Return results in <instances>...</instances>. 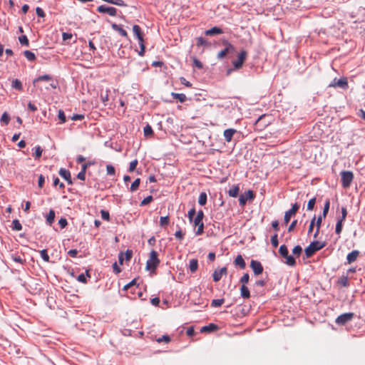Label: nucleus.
I'll list each match as a JSON object with an SVG mask.
<instances>
[{"mask_svg":"<svg viewBox=\"0 0 365 365\" xmlns=\"http://www.w3.org/2000/svg\"><path fill=\"white\" fill-rule=\"evenodd\" d=\"M45 182V178L43 175H40L38 180V185L40 188H42Z\"/></svg>","mask_w":365,"mask_h":365,"instance_id":"nucleus-59","label":"nucleus"},{"mask_svg":"<svg viewBox=\"0 0 365 365\" xmlns=\"http://www.w3.org/2000/svg\"><path fill=\"white\" fill-rule=\"evenodd\" d=\"M59 175L61 178L66 180L68 185H72L73 182L71 177V173L68 170L61 168L59 170Z\"/></svg>","mask_w":365,"mask_h":365,"instance_id":"nucleus-16","label":"nucleus"},{"mask_svg":"<svg viewBox=\"0 0 365 365\" xmlns=\"http://www.w3.org/2000/svg\"><path fill=\"white\" fill-rule=\"evenodd\" d=\"M195 215V209L193 207L188 211L187 217L190 222L192 221L194 216Z\"/></svg>","mask_w":365,"mask_h":365,"instance_id":"nucleus-58","label":"nucleus"},{"mask_svg":"<svg viewBox=\"0 0 365 365\" xmlns=\"http://www.w3.org/2000/svg\"><path fill=\"white\" fill-rule=\"evenodd\" d=\"M329 207H330V201L329 199H327L324 203L323 212H322V217L324 218H325L327 217V213L329 212Z\"/></svg>","mask_w":365,"mask_h":365,"instance_id":"nucleus-33","label":"nucleus"},{"mask_svg":"<svg viewBox=\"0 0 365 365\" xmlns=\"http://www.w3.org/2000/svg\"><path fill=\"white\" fill-rule=\"evenodd\" d=\"M240 188L238 185L232 186L228 191V194L230 197H236L239 195Z\"/></svg>","mask_w":365,"mask_h":365,"instance_id":"nucleus-25","label":"nucleus"},{"mask_svg":"<svg viewBox=\"0 0 365 365\" xmlns=\"http://www.w3.org/2000/svg\"><path fill=\"white\" fill-rule=\"evenodd\" d=\"M359 255V252L358 250H353L350 253L348 254L346 257V259L349 264H351L355 262Z\"/></svg>","mask_w":365,"mask_h":365,"instance_id":"nucleus-18","label":"nucleus"},{"mask_svg":"<svg viewBox=\"0 0 365 365\" xmlns=\"http://www.w3.org/2000/svg\"><path fill=\"white\" fill-rule=\"evenodd\" d=\"M299 208V205L297 203H294L289 210L285 212L284 217V224L285 225H287L288 224V222L290 220L291 217L294 215L297 212Z\"/></svg>","mask_w":365,"mask_h":365,"instance_id":"nucleus-10","label":"nucleus"},{"mask_svg":"<svg viewBox=\"0 0 365 365\" xmlns=\"http://www.w3.org/2000/svg\"><path fill=\"white\" fill-rule=\"evenodd\" d=\"M207 202V194L205 192H201L198 198V203L200 205H205Z\"/></svg>","mask_w":365,"mask_h":365,"instance_id":"nucleus-32","label":"nucleus"},{"mask_svg":"<svg viewBox=\"0 0 365 365\" xmlns=\"http://www.w3.org/2000/svg\"><path fill=\"white\" fill-rule=\"evenodd\" d=\"M40 255L45 262H49V255H48L46 250H42L40 251Z\"/></svg>","mask_w":365,"mask_h":365,"instance_id":"nucleus-41","label":"nucleus"},{"mask_svg":"<svg viewBox=\"0 0 365 365\" xmlns=\"http://www.w3.org/2000/svg\"><path fill=\"white\" fill-rule=\"evenodd\" d=\"M41 81L50 82L49 86H45V89L49 90L50 88H56L58 83L53 81L52 76L48 74L40 76L38 78H35L33 81V84L34 86L38 87L41 91L43 90V87L39 86L38 83Z\"/></svg>","mask_w":365,"mask_h":365,"instance_id":"nucleus-1","label":"nucleus"},{"mask_svg":"<svg viewBox=\"0 0 365 365\" xmlns=\"http://www.w3.org/2000/svg\"><path fill=\"white\" fill-rule=\"evenodd\" d=\"M250 279V276L247 273L244 274L243 276L240 278V282L242 284V285H245L248 283Z\"/></svg>","mask_w":365,"mask_h":365,"instance_id":"nucleus-49","label":"nucleus"},{"mask_svg":"<svg viewBox=\"0 0 365 365\" xmlns=\"http://www.w3.org/2000/svg\"><path fill=\"white\" fill-rule=\"evenodd\" d=\"M124 255H125V260L129 261L132 257L133 252H132V250H126V252H125Z\"/></svg>","mask_w":365,"mask_h":365,"instance_id":"nucleus-62","label":"nucleus"},{"mask_svg":"<svg viewBox=\"0 0 365 365\" xmlns=\"http://www.w3.org/2000/svg\"><path fill=\"white\" fill-rule=\"evenodd\" d=\"M138 160L137 159H135L134 160L131 161L130 163V165H129V169H128V171L129 172H133L135 170L137 165H138Z\"/></svg>","mask_w":365,"mask_h":365,"instance_id":"nucleus-46","label":"nucleus"},{"mask_svg":"<svg viewBox=\"0 0 365 365\" xmlns=\"http://www.w3.org/2000/svg\"><path fill=\"white\" fill-rule=\"evenodd\" d=\"M250 267L252 269L255 274L259 275L262 273L263 272V267L262 264L257 261L252 259L250 262Z\"/></svg>","mask_w":365,"mask_h":365,"instance_id":"nucleus-13","label":"nucleus"},{"mask_svg":"<svg viewBox=\"0 0 365 365\" xmlns=\"http://www.w3.org/2000/svg\"><path fill=\"white\" fill-rule=\"evenodd\" d=\"M204 217V213L202 210L198 211L197 216L194 219V225H198L200 223H203L202 219Z\"/></svg>","mask_w":365,"mask_h":365,"instance_id":"nucleus-26","label":"nucleus"},{"mask_svg":"<svg viewBox=\"0 0 365 365\" xmlns=\"http://www.w3.org/2000/svg\"><path fill=\"white\" fill-rule=\"evenodd\" d=\"M153 134V130L150 125H147L144 128V135L145 136H150Z\"/></svg>","mask_w":365,"mask_h":365,"instance_id":"nucleus-40","label":"nucleus"},{"mask_svg":"<svg viewBox=\"0 0 365 365\" xmlns=\"http://www.w3.org/2000/svg\"><path fill=\"white\" fill-rule=\"evenodd\" d=\"M329 88H340L342 89H347L349 87L348 80L346 77H342L339 79L334 78L333 81L329 84Z\"/></svg>","mask_w":365,"mask_h":365,"instance_id":"nucleus-6","label":"nucleus"},{"mask_svg":"<svg viewBox=\"0 0 365 365\" xmlns=\"http://www.w3.org/2000/svg\"><path fill=\"white\" fill-rule=\"evenodd\" d=\"M339 283L344 287H346L349 285L348 279L346 277H342L339 279Z\"/></svg>","mask_w":365,"mask_h":365,"instance_id":"nucleus-57","label":"nucleus"},{"mask_svg":"<svg viewBox=\"0 0 365 365\" xmlns=\"http://www.w3.org/2000/svg\"><path fill=\"white\" fill-rule=\"evenodd\" d=\"M58 224L61 228H64L67 225L68 222L66 218H61L58 220Z\"/></svg>","mask_w":365,"mask_h":365,"instance_id":"nucleus-64","label":"nucleus"},{"mask_svg":"<svg viewBox=\"0 0 365 365\" xmlns=\"http://www.w3.org/2000/svg\"><path fill=\"white\" fill-rule=\"evenodd\" d=\"M43 150L40 146H36L35 148L34 157L36 159H38L42 155Z\"/></svg>","mask_w":365,"mask_h":365,"instance_id":"nucleus-45","label":"nucleus"},{"mask_svg":"<svg viewBox=\"0 0 365 365\" xmlns=\"http://www.w3.org/2000/svg\"><path fill=\"white\" fill-rule=\"evenodd\" d=\"M236 132H237V130L234 128H228V129L225 130L224 133H223V135H224L225 140L227 143H230L232 140V137L236 133Z\"/></svg>","mask_w":365,"mask_h":365,"instance_id":"nucleus-17","label":"nucleus"},{"mask_svg":"<svg viewBox=\"0 0 365 365\" xmlns=\"http://www.w3.org/2000/svg\"><path fill=\"white\" fill-rule=\"evenodd\" d=\"M341 178L342 187L348 188L353 181L354 174L351 171H342L341 173Z\"/></svg>","mask_w":365,"mask_h":365,"instance_id":"nucleus-5","label":"nucleus"},{"mask_svg":"<svg viewBox=\"0 0 365 365\" xmlns=\"http://www.w3.org/2000/svg\"><path fill=\"white\" fill-rule=\"evenodd\" d=\"M297 224V220H293L288 227V232H292L294 230Z\"/></svg>","mask_w":365,"mask_h":365,"instance_id":"nucleus-63","label":"nucleus"},{"mask_svg":"<svg viewBox=\"0 0 365 365\" xmlns=\"http://www.w3.org/2000/svg\"><path fill=\"white\" fill-rule=\"evenodd\" d=\"M12 87L19 91L23 89L21 82L19 79H15L12 81Z\"/></svg>","mask_w":365,"mask_h":365,"instance_id":"nucleus-34","label":"nucleus"},{"mask_svg":"<svg viewBox=\"0 0 365 365\" xmlns=\"http://www.w3.org/2000/svg\"><path fill=\"white\" fill-rule=\"evenodd\" d=\"M54 219L55 212L53 210H50L48 214L46 216V222L49 225H51L54 222Z\"/></svg>","mask_w":365,"mask_h":365,"instance_id":"nucleus-27","label":"nucleus"},{"mask_svg":"<svg viewBox=\"0 0 365 365\" xmlns=\"http://www.w3.org/2000/svg\"><path fill=\"white\" fill-rule=\"evenodd\" d=\"M170 223V219L168 216L161 217L160 218V225L163 227H166Z\"/></svg>","mask_w":365,"mask_h":365,"instance_id":"nucleus-35","label":"nucleus"},{"mask_svg":"<svg viewBox=\"0 0 365 365\" xmlns=\"http://www.w3.org/2000/svg\"><path fill=\"white\" fill-rule=\"evenodd\" d=\"M198 267V261L197 259H192L189 263V269L192 273L195 272Z\"/></svg>","mask_w":365,"mask_h":365,"instance_id":"nucleus-24","label":"nucleus"},{"mask_svg":"<svg viewBox=\"0 0 365 365\" xmlns=\"http://www.w3.org/2000/svg\"><path fill=\"white\" fill-rule=\"evenodd\" d=\"M140 178L135 179L134 180V182L130 185V191L131 192L136 191L140 186Z\"/></svg>","mask_w":365,"mask_h":365,"instance_id":"nucleus-31","label":"nucleus"},{"mask_svg":"<svg viewBox=\"0 0 365 365\" xmlns=\"http://www.w3.org/2000/svg\"><path fill=\"white\" fill-rule=\"evenodd\" d=\"M133 31L136 38H139V36H143V33L142 32L141 28L138 25H134L133 26Z\"/></svg>","mask_w":365,"mask_h":365,"instance_id":"nucleus-29","label":"nucleus"},{"mask_svg":"<svg viewBox=\"0 0 365 365\" xmlns=\"http://www.w3.org/2000/svg\"><path fill=\"white\" fill-rule=\"evenodd\" d=\"M58 118L60 120V123H64L66 120L65 113L62 110H58Z\"/></svg>","mask_w":365,"mask_h":365,"instance_id":"nucleus-43","label":"nucleus"},{"mask_svg":"<svg viewBox=\"0 0 365 365\" xmlns=\"http://www.w3.org/2000/svg\"><path fill=\"white\" fill-rule=\"evenodd\" d=\"M227 269L226 267H222L220 269H215L213 272L212 277L214 282H219L222 275H227Z\"/></svg>","mask_w":365,"mask_h":365,"instance_id":"nucleus-15","label":"nucleus"},{"mask_svg":"<svg viewBox=\"0 0 365 365\" xmlns=\"http://www.w3.org/2000/svg\"><path fill=\"white\" fill-rule=\"evenodd\" d=\"M234 264L244 269L246 266L245 262L241 255H238L234 260Z\"/></svg>","mask_w":365,"mask_h":365,"instance_id":"nucleus-21","label":"nucleus"},{"mask_svg":"<svg viewBox=\"0 0 365 365\" xmlns=\"http://www.w3.org/2000/svg\"><path fill=\"white\" fill-rule=\"evenodd\" d=\"M159 264L160 259L158 257V252L155 250H152L146 262V269L154 271L158 267Z\"/></svg>","mask_w":365,"mask_h":365,"instance_id":"nucleus-3","label":"nucleus"},{"mask_svg":"<svg viewBox=\"0 0 365 365\" xmlns=\"http://www.w3.org/2000/svg\"><path fill=\"white\" fill-rule=\"evenodd\" d=\"M110 4H115L119 6H126L127 5L123 0H111Z\"/></svg>","mask_w":365,"mask_h":365,"instance_id":"nucleus-56","label":"nucleus"},{"mask_svg":"<svg viewBox=\"0 0 365 365\" xmlns=\"http://www.w3.org/2000/svg\"><path fill=\"white\" fill-rule=\"evenodd\" d=\"M12 225H13V230H16V231L21 230L22 225H21V224L19 222V221L18 220H14L12 222Z\"/></svg>","mask_w":365,"mask_h":365,"instance_id":"nucleus-39","label":"nucleus"},{"mask_svg":"<svg viewBox=\"0 0 365 365\" xmlns=\"http://www.w3.org/2000/svg\"><path fill=\"white\" fill-rule=\"evenodd\" d=\"M279 252L280 255L286 259L284 262L285 264L291 267H294L296 264L294 257L289 255L288 249L285 245L280 246Z\"/></svg>","mask_w":365,"mask_h":365,"instance_id":"nucleus-4","label":"nucleus"},{"mask_svg":"<svg viewBox=\"0 0 365 365\" xmlns=\"http://www.w3.org/2000/svg\"><path fill=\"white\" fill-rule=\"evenodd\" d=\"M107 174L109 175H114L115 173V168L112 165H108L106 166Z\"/></svg>","mask_w":365,"mask_h":365,"instance_id":"nucleus-47","label":"nucleus"},{"mask_svg":"<svg viewBox=\"0 0 365 365\" xmlns=\"http://www.w3.org/2000/svg\"><path fill=\"white\" fill-rule=\"evenodd\" d=\"M10 120V117L6 112H4L1 117V122L5 125H8Z\"/></svg>","mask_w":365,"mask_h":365,"instance_id":"nucleus-36","label":"nucleus"},{"mask_svg":"<svg viewBox=\"0 0 365 365\" xmlns=\"http://www.w3.org/2000/svg\"><path fill=\"white\" fill-rule=\"evenodd\" d=\"M240 294L244 299H249L250 297V290L245 285H242L240 288Z\"/></svg>","mask_w":365,"mask_h":365,"instance_id":"nucleus-23","label":"nucleus"},{"mask_svg":"<svg viewBox=\"0 0 365 365\" xmlns=\"http://www.w3.org/2000/svg\"><path fill=\"white\" fill-rule=\"evenodd\" d=\"M254 198V193L252 190H248L245 194H242L239 197V202L241 206L245 205L247 203V200L249 199H253Z\"/></svg>","mask_w":365,"mask_h":365,"instance_id":"nucleus-14","label":"nucleus"},{"mask_svg":"<svg viewBox=\"0 0 365 365\" xmlns=\"http://www.w3.org/2000/svg\"><path fill=\"white\" fill-rule=\"evenodd\" d=\"M347 216V210L346 208L344 207H341V216L339 218V221L344 222L346 220V217Z\"/></svg>","mask_w":365,"mask_h":365,"instance_id":"nucleus-44","label":"nucleus"},{"mask_svg":"<svg viewBox=\"0 0 365 365\" xmlns=\"http://www.w3.org/2000/svg\"><path fill=\"white\" fill-rule=\"evenodd\" d=\"M19 42L22 44V45H25L26 46H29V39L28 38L26 37V36H21L19 38Z\"/></svg>","mask_w":365,"mask_h":365,"instance_id":"nucleus-52","label":"nucleus"},{"mask_svg":"<svg viewBox=\"0 0 365 365\" xmlns=\"http://www.w3.org/2000/svg\"><path fill=\"white\" fill-rule=\"evenodd\" d=\"M222 33H223L222 30L220 28L216 27V26L212 27V29L206 30L205 31V34L207 36H213V35H217V34H221Z\"/></svg>","mask_w":365,"mask_h":365,"instance_id":"nucleus-19","label":"nucleus"},{"mask_svg":"<svg viewBox=\"0 0 365 365\" xmlns=\"http://www.w3.org/2000/svg\"><path fill=\"white\" fill-rule=\"evenodd\" d=\"M316 217L315 216L312 218V220L310 222L309 229H308V233L310 234L314 229V225H315Z\"/></svg>","mask_w":365,"mask_h":365,"instance_id":"nucleus-60","label":"nucleus"},{"mask_svg":"<svg viewBox=\"0 0 365 365\" xmlns=\"http://www.w3.org/2000/svg\"><path fill=\"white\" fill-rule=\"evenodd\" d=\"M153 198L152 195H149V196L146 197L141 201L140 206H145V205H148L150 202H151L153 201Z\"/></svg>","mask_w":365,"mask_h":365,"instance_id":"nucleus-42","label":"nucleus"},{"mask_svg":"<svg viewBox=\"0 0 365 365\" xmlns=\"http://www.w3.org/2000/svg\"><path fill=\"white\" fill-rule=\"evenodd\" d=\"M267 118L268 116L266 115H262L258 118L255 122V127L257 130H262L271 123V121L267 119Z\"/></svg>","mask_w":365,"mask_h":365,"instance_id":"nucleus-8","label":"nucleus"},{"mask_svg":"<svg viewBox=\"0 0 365 365\" xmlns=\"http://www.w3.org/2000/svg\"><path fill=\"white\" fill-rule=\"evenodd\" d=\"M97 11L102 14H108L111 16H115L117 15V9L114 7L106 6L105 5L99 6L97 8Z\"/></svg>","mask_w":365,"mask_h":365,"instance_id":"nucleus-12","label":"nucleus"},{"mask_svg":"<svg viewBox=\"0 0 365 365\" xmlns=\"http://www.w3.org/2000/svg\"><path fill=\"white\" fill-rule=\"evenodd\" d=\"M36 13L37 14L38 16L39 17H44L45 16V13L43 11V10L40 8V7H37L36 9Z\"/></svg>","mask_w":365,"mask_h":365,"instance_id":"nucleus-61","label":"nucleus"},{"mask_svg":"<svg viewBox=\"0 0 365 365\" xmlns=\"http://www.w3.org/2000/svg\"><path fill=\"white\" fill-rule=\"evenodd\" d=\"M343 222H340V221H337L336 222V228H335V232L337 235H340V233L341 232V230H342V227H343Z\"/></svg>","mask_w":365,"mask_h":365,"instance_id":"nucleus-50","label":"nucleus"},{"mask_svg":"<svg viewBox=\"0 0 365 365\" xmlns=\"http://www.w3.org/2000/svg\"><path fill=\"white\" fill-rule=\"evenodd\" d=\"M271 243L274 247H277L279 245L278 239H277V234H274L271 237Z\"/></svg>","mask_w":365,"mask_h":365,"instance_id":"nucleus-53","label":"nucleus"},{"mask_svg":"<svg viewBox=\"0 0 365 365\" xmlns=\"http://www.w3.org/2000/svg\"><path fill=\"white\" fill-rule=\"evenodd\" d=\"M218 329L217 325L215 324H210L207 326L202 327L201 328V332H212Z\"/></svg>","mask_w":365,"mask_h":365,"instance_id":"nucleus-22","label":"nucleus"},{"mask_svg":"<svg viewBox=\"0 0 365 365\" xmlns=\"http://www.w3.org/2000/svg\"><path fill=\"white\" fill-rule=\"evenodd\" d=\"M222 43L226 46V48H224L223 50L220 51L218 54H217V57L218 58H223L224 57L226 56V55L229 53V52H232L235 51V47L233 46V45H232L230 43H229L227 41H223Z\"/></svg>","mask_w":365,"mask_h":365,"instance_id":"nucleus-11","label":"nucleus"},{"mask_svg":"<svg viewBox=\"0 0 365 365\" xmlns=\"http://www.w3.org/2000/svg\"><path fill=\"white\" fill-rule=\"evenodd\" d=\"M111 27L113 30L118 31L122 36L128 38L127 31L125 29H123L120 25H118L116 24H112Z\"/></svg>","mask_w":365,"mask_h":365,"instance_id":"nucleus-20","label":"nucleus"},{"mask_svg":"<svg viewBox=\"0 0 365 365\" xmlns=\"http://www.w3.org/2000/svg\"><path fill=\"white\" fill-rule=\"evenodd\" d=\"M24 56L30 61H34L36 60L35 54L31 51L26 50L24 52Z\"/></svg>","mask_w":365,"mask_h":365,"instance_id":"nucleus-30","label":"nucleus"},{"mask_svg":"<svg viewBox=\"0 0 365 365\" xmlns=\"http://www.w3.org/2000/svg\"><path fill=\"white\" fill-rule=\"evenodd\" d=\"M171 96L175 98L178 100L180 102L183 103L186 101V96L184 93H172Z\"/></svg>","mask_w":365,"mask_h":365,"instance_id":"nucleus-28","label":"nucleus"},{"mask_svg":"<svg viewBox=\"0 0 365 365\" xmlns=\"http://www.w3.org/2000/svg\"><path fill=\"white\" fill-rule=\"evenodd\" d=\"M101 217L106 220V221H109L110 220V215H109V212L106 210H102L101 211Z\"/></svg>","mask_w":365,"mask_h":365,"instance_id":"nucleus-55","label":"nucleus"},{"mask_svg":"<svg viewBox=\"0 0 365 365\" xmlns=\"http://www.w3.org/2000/svg\"><path fill=\"white\" fill-rule=\"evenodd\" d=\"M247 56V53L246 51H242L239 54L237 57V60L234 61L232 62L234 69H240L242 68L244 61H245Z\"/></svg>","mask_w":365,"mask_h":365,"instance_id":"nucleus-9","label":"nucleus"},{"mask_svg":"<svg viewBox=\"0 0 365 365\" xmlns=\"http://www.w3.org/2000/svg\"><path fill=\"white\" fill-rule=\"evenodd\" d=\"M195 226L197 227V230L196 231V235H202L203 233V230H204V224L200 223L198 225H195Z\"/></svg>","mask_w":365,"mask_h":365,"instance_id":"nucleus-54","label":"nucleus"},{"mask_svg":"<svg viewBox=\"0 0 365 365\" xmlns=\"http://www.w3.org/2000/svg\"><path fill=\"white\" fill-rule=\"evenodd\" d=\"M354 317L352 312L344 313L339 315L335 320L336 324L338 325H345L346 323L351 322Z\"/></svg>","mask_w":365,"mask_h":365,"instance_id":"nucleus-7","label":"nucleus"},{"mask_svg":"<svg viewBox=\"0 0 365 365\" xmlns=\"http://www.w3.org/2000/svg\"><path fill=\"white\" fill-rule=\"evenodd\" d=\"M224 303V299H213L211 302L212 307H218L222 305Z\"/></svg>","mask_w":365,"mask_h":365,"instance_id":"nucleus-37","label":"nucleus"},{"mask_svg":"<svg viewBox=\"0 0 365 365\" xmlns=\"http://www.w3.org/2000/svg\"><path fill=\"white\" fill-rule=\"evenodd\" d=\"M316 203V198L313 197L310 199L307 204V210H312L314 207V205Z\"/></svg>","mask_w":365,"mask_h":365,"instance_id":"nucleus-48","label":"nucleus"},{"mask_svg":"<svg viewBox=\"0 0 365 365\" xmlns=\"http://www.w3.org/2000/svg\"><path fill=\"white\" fill-rule=\"evenodd\" d=\"M302 252V249L299 245L295 246L292 250V254L297 257L300 256Z\"/></svg>","mask_w":365,"mask_h":365,"instance_id":"nucleus-38","label":"nucleus"},{"mask_svg":"<svg viewBox=\"0 0 365 365\" xmlns=\"http://www.w3.org/2000/svg\"><path fill=\"white\" fill-rule=\"evenodd\" d=\"M158 343L165 342L169 343L170 341V337L168 335H163L162 337L157 339Z\"/></svg>","mask_w":365,"mask_h":365,"instance_id":"nucleus-51","label":"nucleus"},{"mask_svg":"<svg viewBox=\"0 0 365 365\" xmlns=\"http://www.w3.org/2000/svg\"><path fill=\"white\" fill-rule=\"evenodd\" d=\"M326 246L325 242H320L319 241H314L305 248L304 252L307 258L311 257L317 251L322 250Z\"/></svg>","mask_w":365,"mask_h":365,"instance_id":"nucleus-2","label":"nucleus"}]
</instances>
